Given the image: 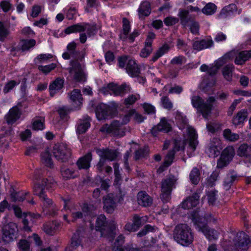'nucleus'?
<instances>
[{"mask_svg":"<svg viewBox=\"0 0 251 251\" xmlns=\"http://www.w3.org/2000/svg\"><path fill=\"white\" fill-rule=\"evenodd\" d=\"M56 186V183L51 176L44 179L42 184L37 183L33 187L34 194L39 197L43 202V210L44 212L47 211L50 208L53 207V203L52 201L47 197L45 194V187L47 189H53Z\"/></svg>","mask_w":251,"mask_h":251,"instance_id":"f257e3e1","label":"nucleus"},{"mask_svg":"<svg viewBox=\"0 0 251 251\" xmlns=\"http://www.w3.org/2000/svg\"><path fill=\"white\" fill-rule=\"evenodd\" d=\"M96 229L100 232L101 236L112 241L116 235V226L113 223H108L104 215L99 216L96 221Z\"/></svg>","mask_w":251,"mask_h":251,"instance_id":"7ed1b4c3","label":"nucleus"},{"mask_svg":"<svg viewBox=\"0 0 251 251\" xmlns=\"http://www.w3.org/2000/svg\"><path fill=\"white\" fill-rule=\"evenodd\" d=\"M186 62V59L184 56H178L174 57L171 61L173 65H182Z\"/></svg>","mask_w":251,"mask_h":251,"instance_id":"052dcab7","label":"nucleus"},{"mask_svg":"<svg viewBox=\"0 0 251 251\" xmlns=\"http://www.w3.org/2000/svg\"><path fill=\"white\" fill-rule=\"evenodd\" d=\"M52 153L54 157L61 162H66L71 155V150L66 144H55L53 147Z\"/></svg>","mask_w":251,"mask_h":251,"instance_id":"9d476101","label":"nucleus"},{"mask_svg":"<svg viewBox=\"0 0 251 251\" xmlns=\"http://www.w3.org/2000/svg\"><path fill=\"white\" fill-rule=\"evenodd\" d=\"M137 198L138 203L143 207L150 206L152 203V199L145 191L139 192Z\"/></svg>","mask_w":251,"mask_h":251,"instance_id":"5701e85b","label":"nucleus"},{"mask_svg":"<svg viewBox=\"0 0 251 251\" xmlns=\"http://www.w3.org/2000/svg\"><path fill=\"white\" fill-rule=\"evenodd\" d=\"M199 199L200 196L198 194L195 193L182 202V207L184 209H189L196 207L199 203Z\"/></svg>","mask_w":251,"mask_h":251,"instance_id":"4be33fe9","label":"nucleus"},{"mask_svg":"<svg viewBox=\"0 0 251 251\" xmlns=\"http://www.w3.org/2000/svg\"><path fill=\"white\" fill-rule=\"evenodd\" d=\"M190 179L194 184H197L200 180V172L199 170L195 167L193 169L190 174Z\"/></svg>","mask_w":251,"mask_h":251,"instance_id":"49530a36","label":"nucleus"},{"mask_svg":"<svg viewBox=\"0 0 251 251\" xmlns=\"http://www.w3.org/2000/svg\"><path fill=\"white\" fill-rule=\"evenodd\" d=\"M96 114L99 120H102L112 118L114 116V111L110 106L101 103L97 106Z\"/></svg>","mask_w":251,"mask_h":251,"instance_id":"dca6fc26","label":"nucleus"},{"mask_svg":"<svg viewBox=\"0 0 251 251\" xmlns=\"http://www.w3.org/2000/svg\"><path fill=\"white\" fill-rule=\"evenodd\" d=\"M171 129L172 127L170 124L168 123L165 118H162L156 126L152 127L151 130V133L153 136H156L159 131H163L167 133L171 131Z\"/></svg>","mask_w":251,"mask_h":251,"instance_id":"412c9836","label":"nucleus"},{"mask_svg":"<svg viewBox=\"0 0 251 251\" xmlns=\"http://www.w3.org/2000/svg\"><path fill=\"white\" fill-rule=\"evenodd\" d=\"M17 84V82L14 80H11L7 82L4 88L3 92L4 93H7L10 91H11L16 85Z\"/></svg>","mask_w":251,"mask_h":251,"instance_id":"774afa93","label":"nucleus"},{"mask_svg":"<svg viewBox=\"0 0 251 251\" xmlns=\"http://www.w3.org/2000/svg\"><path fill=\"white\" fill-rule=\"evenodd\" d=\"M222 150L221 141L216 138H213L209 144L207 152L209 157H216Z\"/></svg>","mask_w":251,"mask_h":251,"instance_id":"a211bd4d","label":"nucleus"},{"mask_svg":"<svg viewBox=\"0 0 251 251\" xmlns=\"http://www.w3.org/2000/svg\"><path fill=\"white\" fill-rule=\"evenodd\" d=\"M28 194V192L25 193L24 195L20 193H12L11 194V199L13 201H22L25 200V196Z\"/></svg>","mask_w":251,"mask_h":251,"instance_id":"6e6d98bb","label":"nucleus"},{"mask_svg":"<svg viewBox=\"0 0 251 251\" xmlns=\"http://www.w3.org/2000/svg\"><path fill=\"white\" fill-rule=\"evenodd\" d=\"M81 231L79 230H77L73 235L71 239L70 245L66 248L67 251H73L76 249L81 243Z\"/></svg>","mask_w":251,"mask_h":251,"instance_id":"bb28decb","label":"nucleus"},{"mask_svg":"<svg viewBox=\"0 0 251 251\" xmlns=\"http://www.w3.org/2000/svg\"><path fill=\"white\" fill-rule=\"evenodd\" d=\"M237 7L235 4H230L222 9L219 15V17L220 18H226L227 15H230L234 11H237Z\"/></svg>","mask_w":251,"mask_h":251,"instance_id":"4c0bfd02","label":"nucleus"},{"mask_svg":"<svg viewBox=\"0 0 251 251\" xmlns=\"http://www.w3.org/2000/svg\"><path fill=\"white\" fill-rule=\"evenodd\" d=\"M140 98L139 95H131L127 98L125 99L124 104L126 106H128L134 104Z\"/></svg>","mask_w":251,"mask_h":251,"instance_id":"5fc2aeb1","label":"nucleus"},{"mask_svg":"<svg viewBox=\"0 0 251 251\" xmlns=\"http://www.w3.org/2000/svg\"><path fill=\"white\" fill-rule=\"evenodd\" d=\"M173 237L179 244L184 246H188L192 243L194 236L191 229L186 224H178L176 226Z\"/></svg>","mask_w":251,"mask_h":251,"instance_id":"f03ea898","label":"nucleus"},{"mask_svg":"<svg viewBox=\"0 0 251 251\" xmlns=\"http://www.w3.org/2000/svg\"><path fill=\"white\" fill-rule=\"evenodd\" d=\"M213 46V41L211 39H202L201 41H196L193 44L194 50L200 51L209 48Z\"/></svg>","mask_w":251,"mask_h":251,"instance_id":"a878e982","label":"nucleus"},{"mask_svg":"<svg viewBox=\"0 0 251 251\" xmlns=\"http://www.w3.org/2000/svg\"><path fill=\"white\" fill-rule=\"evenodd\" d=\"M143 217H141L137 214H134L133 216L132 222L134 225L136 226L138 229L142 226V219Z\"/></svg>","mask_w":251,"mask_h":251,"instance_id":"0e129e2a","label":"nucleus"},{"mask_svg":"<svg viewBox=\"0 0 251 251\" xmlns=\"http://www.w3.org/2000/svg\"><path fill=\"white\" fill-rule=\"evenodd\" d=\"M251 58V50L240 52L236 56L234 62L237 65H243Z\"/></svg>","mask_w":251,"mask_h":251,"instance_id":"7c9ffc66","label":"nucleus"},{"mask_svg":"<svg viewBox=\"0 0 251 251\" xmlns=\"http://www.w3.org/2000/svg\"><path fill=\"white\" fill-rule=\"evenodd\" d=\"M18 248L23 251H29L30 244L26 240L21 239L18 243Z\"/></svg>","mask_w":251,"mask_h":251,"instance_id":"4d7b16f0","label":"nucleus"},{"mask_svg":"<svg viewBox=\"0 0 251 251\" xmlns=\"http://www.w3.org/2000/svg\"><path fill=\"white\" fill-rule=\"evenodd\" d=\"M99 91L104 95L108 94H111L110 92H112L115 96H123L126 93L130 91V88L126 84H123L119 86L114 83H110L100 89Z\"/></svg>","mask_w":251,"mask_h":251,"instance_id":"0eeeda50","label":"nucleus"},{"mask_svg":"<svg viewBox=\"0 0 251 251\" xmlns=\"http://www.w3.org/2000/svg\"><path fill=\"white\" fill-rule=\"evenodd\" d=\"M55 68V65L51 64L46 66H39L38 69L45 74H48Z\"/></svg>","mask_w":251,"mask_h":251,"instance_id":"e2e57ef3","label":"nucleus"},{"mask_svg":"<svg viewBox=\"0 0 251 251\" xmlns=\"http://www.w3.org/2000/svg\"><path fill=\"white\" fill-rule=\"evenodd\" d=\"M155 230L154 226H151L150 225H146L144 228L137 233V236L139 237H143L146 235L149 232H153Z\"/></svg>","mask_w":251,"mask_h":251,"instance_id":"864d4df0","label":"nucleus"},{"mask_svg":"<svg viewBox=\"0 0 251 251\" xmlns=\"http://www.w3.org/2000/svg\"><path fill=\"white\" fill-rule=\"evenodd\" d=\"M233 70L234 66L232 64H228L223 67L222 69L223 75L226 80L228 81L232 80Z\"/></svg>","mask_w":251,"mask_h":251,"instance_id":"58836bf2","label":"nucleus"},{"mask_svg":"<svg viewBox=\"0 0 251 251\" xmlns=\"http://www.w3.org/2000/svg\"><path fill=\"white\" fill-rule=\"evenodd\" d=\"M234 155V151L232 147H228L225 149L217 161V168H223L226 166L231 161Z\"/></svg>","mask_w":251,"mask_h":251,"instance_id":"4468645a","label":"nucleus"},{"mask_svg":"<svg viewBox=\"0 0 251 251\" xmlns=\"http://www.w3.org/2000/svg\"><path fill=\"white\" fill-rule=\"evenodd\" d=\"M176 179L172 175L164 178L161 182L160 198L164 203L167 202L171 199V193L176 183Z\"/></svg>","mask_w":251,"mask_h":251,"instance_id":"423d86ee","label":"nucleus"},{"mask_svg":"<svg viewBox=\"0 0 251 251\" xmlns=\"http://www.w3.org/2000/svg\"><path fill=\"white\" fill-rule=\"evenodd\" d=\"M143 107L145 111L149 114H154L155 112V107L151 104L145 103L143 105Z\"/></svg>","mask_w":251,"mask_h":251,"instance_id":"338daca9","label":"nucleus"},{"mask_svg":"<svg viewBox=\"0 0 251 251\" xmlns=\"http://www.w3.org/2000/svg\"><path fill=\"white\" fill-rule=\"evenodd\" d=\"M169 49V47L167 45H164L155 52L153 55L151 61L153 62L156 61L159 57L162 56L164 54L166 53Z\"/></svg>","mask_w":251,"mask_h":251,"instance_id":"a18cd8bd","label":"nucleus"},{"mask_svg":"<svg viewBox=\"0 0 251 251\" xmlns=\"http://www.w3.org/2000/svg\"><path fill=\"white\" fill-rule=\"evenodd\" d=\"M148 153V148L140 149L135 152V159H139L142 157H145Z\"/></svg>","mask_w":251,"mask_h":251,"instance_id":"680f3d73","label":"nucleus"},{"mask_svg":"<svg viewBox=\"0 0 251 251\" xmlns=\"http://www.w3.org/2000/svg\"><path fill=\"white\" fill-rule=\"evenodd\" d=\"M161 102L164 108L171 110L173 108V103L167 96H163L161 99Z\"/></svg>","mask_w":251,"mask_h":251,"instance_id":"13d9d810","label":"nucleus"},{"mask_svg":"<svg viewBox=\"0 0 251 251\" xmlns=\"http://www.w3.org/2000/svg\"><path fill=\"white\" fill-rule=\"evenodd\" d=\"M89 117L83 120H80L77 127L76 132L78 134H81L85 133L90 126Z\"/></svg>","mask_w":251,"mask_h":251,"instance_id":"e433bc0d","label":"nucleus"},{"mask_svg":"<svg viewBox=\"0 0 251 251\" xmlns=\"http://www.w3.org/2000/svg\"><path fill=\"white\" fill-rule=\"evenodd\" d=\"M96 152L101 158L111 161L115 160L118 156L117 151L114 150L97 149Z\"/></svg>","mask_w":251,"mask_h":251,"instance_id":"aec40b11","label":"nucleus"},{"mask_svg":"<svg viewBox=\"0 0 251 251\" xmlns=\"http://www.w3.org/2000/svg\"><path fill=\"white\" fill-rule=\"evenodd\" d=\"M41 162L45 166L47 167L52 168L53 163L52 161L51 155L48 151L43 152L41 155Z\"/></svg>","mask_w":251,"mask_h":251,"instance_id":"ea45409f","label":"nucleus"},{"mask_svg":"<svg viewBox=\"0 0 251 251\" xmlns=\"http://www.w3.org/2000/svg\"><path fill=\"white\" fill-rule=\"evenodd\" d=\"M184 149L183 143L180 141L175 140L173 150L169 151L165 158L163 167L167 168L170 166L173 162L176 152L181 150H184Z\"/></svg>","mask_w":251,"mask_h":251,"instance_id":"f3484780","label":"nucleus"},{"mask_svg":"<svg viewBox=\"0 0 251 251\" xmlns=\"http://www.w3.org/2000/svg\"><path fill=\"white\" fill-rule=\"evenodd\" d=\"M237 154L241 157H250L251 156V145L246 143L241 145L237 150Z\"/></svg>","mask_w":251,"mask_h":251,"instance_id":"f704fd0d","label":"nucleus"},{"mask_svg":"<svg viewBox=\"0 0 251 251\" xmlns=\"http://www.w3.org/2000/svg\"><path fill=\"white\" fill-rule=\"evenodd\" d=\"M175 119L179 128L183 129L187 126V119L180 112H176Z\"/></svg>","mask_w":251,"mask_h":251,"instance_id":"a19ab883","label":"nucleus"},{"mask_svg":"<svg viewBox=\"0 0 251 251\" xmlns=\"http://www.w3.org/2000/svg\"><path fill=\"white\" fill-rule=\"evenodd\" d=\"M2 231L3 241L5 243H10L16 239L18 229L15 223L9 222L3 225Z\"/></svg>","mask_w":251,"mask_h":251,"instance_id":"f8f14e48","label":"nucleus"},{"mask_svg":"<svg viewBox=\"0 0 251 251\" xmlns=\"http://www.w3.org/2000/svg\"><path fill=\"white\" fill-rule=\"evenodd\" d=\"M178 16L180 18L181 24L185 27H186L189 24L192 22L195 18L189 15L188 10L180 9Z\"/></svg>","mask_w":251,"mask_h":251,"instance_id":"c85d7f7f","label":"nucleus"},{"mask_svg":"<svg viewBox=\"0 0 251 251\" xmlns=\"http://www.w3.org/2000/svg\"><path fill=\"white\" fill-rule=\"evenodd\" d=\"M72 67L68 70L74 80L76 82H84L86 80V75L81 64L77 61L71 62Z\"/></svg>","mask_w":251,"mask_h":251,"instance_id":"9b49d317","label":"nucleus"},{"mask_svg":"<svg viewBox=\"0 0 251 251\" xmlns=\"http://www.w3.org/2000/svg\"><path fill=\"white\" fill-rule=\"evenodd\" d=\"M217 7L213 3L209 2L206 4V5L202 9L203 13L209 15H212L216 11Z\"/></svg>","mask_w":251,"mask_h":251,"instance_id":"8fccbe9b","label":"nucleus"},{"mask_svg":"<svg viewBox=\"0 0 251 251\" xmlns=\"http://www.w3.org/2000/svg\"><path fill=\"white\" fill-rule=\"evenodd\" d=\"M191 101L193 106L201 113L204 118L207 119L211 113L212 103L215 101V99L213 97H210L204 101L200 96H194Z\"/></svg>","mask_w":251,"mask_h":251,"instance_id":"20e7f679","label":"nucleus"},{"mask_svg":"<svg viewBox=\"0 0 251 251\" xmlns=\"http://www.w3.org/2000/svg\"><path fill=\"white\" fill-rule=\"evenodd\" d=\"M21 115V110L17 106H15L10 109L4 119L8 125H12L20 118Z\"/></svg>","mask_w":251,"mask_h":251,"instance_id":"6ab92c4d","label":"nucleus"},{"mask_svg":"<svg viewBox=\"0 0 251 251\" xmlns=\"http://www.w3.org/2000/svg\"><path fill=\"white\" fill-rule=\"evenodd\" d=\"M40 217L39 214H35L30 212H24L23 213L22 222L24 225V228L26 231H30V228L28 226L29 222L33 219H37Z\"/></svg>","mask_w":251,"mask_h":251,"instance_id":"c756f323","label":"nucleus"},{"mask_svg":"<svg viewBox=\"0 0 251 251\" xmlns=\"http://www.w3.org/2000/svg\"><path fill=\"white\" fill-rule=\"evenodd\" d=\"M63 84L64 80L59 77L57 78L52 83H51L49 86L50 96H54V95L58 92L59 90L63 88Z\"/></svg>","mask_w":251,"mask_h":251,"instance_id":"cd10ccee","label":"nucleus"},{"mask_svg":"<svg viewBox=\"0 0 251 251\" xmlns=\"http://www.w3.org/2000/svg\"><path fill=\"white\" fill-rule=\"evenodd\" d=\"M223 135L226 140L230 142H235L239 138V135L238 134L232 132L228 128L224 130Z\"/></svg>","mask_w":251,"mask_h":251,"instance_id":"c03bdc74","label":"nucleus"},{"mask_svg":"<svg viewBox=\"0 0 251 251\" xmlns=\"http://www.w3.org/2000/svg\"><path fill=\"white\" fill-rule=\"evenodd\" d=\"M200 217H195L194 223L196 228L202 232L209 240H216L218 239L219 233L215 229L210 228L206 224L201 221Z\"/></svg>","mask_w":251,"mask_h":251,"instance_id":"1a4fd4ad","label":"nucleus"},{"mask_svg":"<svg viewBox=\"0 0 251 251\" xmlns=\"http://www.w3.org/2000/svg\"><path fill=\"white\" fill-rule=\"evenodd\" d=\"M121 123L118 121H114L109 125H104L100 131L106 133H111L115 136L122 137L125 135L126 128L122 127Z\"/></svg>","mask_w":251,"mask_h":251,"instance_id":"ddd939ff","label":"nucleus"},{"mask_svg":"<svg viewBox=\"0 0 251 251\" xmlns=\"http://www.w3.org/2000/svg\"><path fill=\"white\" fill-rule=\"evenodd\" d=\"M151 11V4L149 1H144L138 9L139 16L140 18L148 16Z\"/></svg>","mask_w":251,"mask_h":251,"instance_id":"72a5a7b5","label":"nucleus"},{"mask_svg":"<svg viewBox=\"0 0 251 251\" xmlns=\"http://www.w3.org/2000/svg\"><path fill=\"white\" fill-rule=\"evenodd\" d=\"M97 30L96 25H90L88 23L78 24L68 26L65 29V33L69 34L72 33L82 32L86 30L88 36L91 37L96 34Z\"/></svg>","mask_w":251,"mask_h":251,"instance_id":"6e6552de","label":"nucleus"},{"mask_svg":"<svg viewBox=\"0 0 251 251\" xmlns=\"http://www.w3.org/2000/svg\"><path fill=\"white\" fill-rule=\"evenodd\" d=\"M188 138V139L189 141V145L193 150V151H195L196 147L198 144L197 141V135L196 133L195 130L190 127H189L187 129Z\"/></svg>","mask_w":251,"mask_h":251,"instance_id":"2f4dec72","label":"nucleus"},{"mask_svg":"<svg viewBox=\"0 0 251 251\" xmlns=\"http://www.w3.org/2000/svg\"><path fill=\"white\" fill-rule=\"evenodd\" d=\"M10 33L9 28L4 23L0 21V41L3 42L7 38Z\"/></svg>","mask_w":251,"mask_h":251,"instance_id":"79ce46f5","label":"nucleus"},{"mask_svg":"<svg viewBox=\"0 0 251 251\" xmlns=\"http://www.w3.org/2000/svg\"><path fill=\"white\" fill-rule=\"evenodd\" d=\"M126 71L128 74L132 77H137L140 73V70L133 59H128L126 66Z\"/></svg>","mask_w":251,"mask_h":251,"instance_id":"b1692460","label":"nucleus"},{"mask_svg":"<svg viewBox=\"0 0 251 251\" xmlns=\"http://www.w3.org/2000/svg\"><path fill=\"white\" fill-rule=\"evenodd\" d=\"M70 98L71 100L74 102H78L77 104L81 103V101L82 100V95L80 94V91L78 89H75L72 91L70 94Z\"/></svg>","mask_w":251,"mask_h":251,"instance_id":"de8ad7c7","label":"nucleus"},{"mask_svg":"<svg viewBox=\"0 0 251 251\" xmlns=\"http://www.w3.org/2000/svg\"><path fill=\"white\" fill-rule=\"evenodd\" d=\"M236 177L237 176L232 173L227 174L224 180V186L226 190L229 189Z\"/></svg>","mask_w":251,"mask_h":251,"instance_id":"37998d69","label":"nucleus"},{"mask_svg":"<svg viewBox=\"0 0 251 251\" xmlns=\"http://www.w3.org/2000/svg\"><path fill=\"white\" fill-rule=\"evenodd\" d=\"M247 117V111L245 109L239 111L236 116H234L232 123L235 126L239 125L244 123Z\"/></svg>","mask_w":251,"mask_h":251,"instance_id":"c9c22d12","label":"nucleus"},{"mask_svg":"<svg viewBox=\"0 0 251 251\" xmlns=\"http://www.w3.org/2000/svg\"><path fill=\"white\" fill-rule=\"evenodd\" d=\"M195 217H200L202 219L201 221L205 223L206 224L207 223L214 222L216 221V219H215V218L210 214H205L204 215V218H202L197 213H195L193 216V219H194ZM193 220L194 221V219H193Z\"/></svg>","mask_w":251,"mask_h":251,"instance_id":"bf43d9fd","label":"nucleus"},{"mask_svg":"<svg viewBox=\"0 0 251 251\" xmlns=\"http://www.w3.org/2000/svg\"><path fill=\"white\" fill-rule=\"evenodd\" d=\"M123 200L121 196L118 198L113 194H109L103 199V208L107 213H111L116 207V202Z\"/></svg>","mask_w":251,"mask_h":251,"instance_id":"2eb2a0df","label":"nucleus"},{"mask_svg":"<svg viewBox=\"0 0 251 251\" xmlns=\"http://www.w3.org/2000/svg\"><path fill=\"white\" fill-rule=\"evenodd\" d=\"M229 242L236 251H246L249 243V236L244 232H231L228 234Z\"/></svg>","mask_w":251,"mask_h":251,"instance_id":"39448f33","label":"nucleus"},{"mask_svg":"<svg viewBox=\"0 0 251 251\" xmlns=\"http://www.w3.org/2000/svg\"><path fill=\"white\" fill-rule=\"evenodd\" d=\"M187 26L189 27V29L192 34L195 35L199 34L200 25L195 20L189 24Z\"/></svg>","mask_w":251,"mask_h":251,"instance_id":"603ef678","label":"nucleus"},{"mask_svg":"<svg viewBox=\"0 0 251 251\" xmlns=\"http://www.w3.org/2000/svg\"><path fill=\"white\" fill-rule=\"evenodd\" d=\"M217 191L216 190H211L207 194V198L209 203L213 204L216 200V193Z\"/></svg>","mask_w":251,"mask_h":251,"instance_id":"69168bd1","label":"nucleus"},{"mask_svg":"<svg viewBox=\"0 0 251 251\" xmlns=\"http://www.w3.org/2000/svg\"><path fill=\"white\" fill-rule=\"evenodd\" d=\"M21 44L22 50L25 51L34 47L36 44V41L34 39L23 40L21 41Z\"/></svg>","mask_w":251,"mask_h":251,"instance_id":"09e8293b","label":"nucleus"},{"mask_svg":"<svg viewBox=\"0 0 251 251\" xmlns=\"http://www.w3.org/2000/svg\"><path fill=\"white\" fill-rule=\"evenodd\" d=\"M44 119H34L32 122V128L35 130H42L44 128Z\"/></svg>","mask_w":251,"mask_h":251,"instance_id":"3c124183","label":"nucleus"},{"mask_svg":"<svg viewBox=\"0 0 251 251\" xmlns=\"http://www.w3.org/2000/svg\"><path fill=\"white\" fill-rule=\"evenodd\" d=\"M92 159V154L91 152L87 153L84 156L79 158L76 162V165L79 170L88 169L90 167V162Z\"/></svg>","mask_w":251,"mask_h":251,"instance_id":"393cba45","label":"nucleus"},{"mask_svg":"<svg viewBox=\"0 0 251 251\" xmlns=\"http://www.w3.org/2000/svg\"><path fill=\"white\" fill-rule=\"evenodd\" d=\"M60 174L64 180L74 179L77 176L75 170L62 166L60 168Z\"/></svg>","mask_w":251,"mask_h":251,"instance_id":"473e14b6","label":"nucleus"}]
</instances>
